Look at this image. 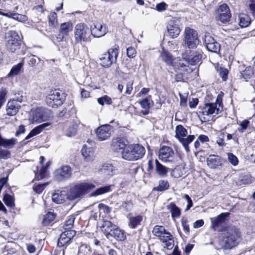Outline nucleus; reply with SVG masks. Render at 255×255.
I'll return each mask as SVG.
<instances>
[{
  "instance_id": "obj_13",
  "label": "nucleus",
  "mask_w": 255,
  "mask_h": 255,
  "mask_svg": "<svg viewBox=\"0 0 255 255\" xmlns=\"http://www.w3.org/2000/svg\"><path fill=\"white\" fill-rule=\"evenodd\" d=\"M201 111L199 113L203 115L210 116L218 114L222 110V107L220 103H206L203 107L200 108Z\"/></svg>"
},
{
  "instance_id": "obj_58",
  "label": "nucleus",
  "mask_w": 255,
  "mask_h": 255,
  "mask_svg": "<svg viewBox=\"0 0 255 255\" xmlns=\"http://www.w3.org/2000/svg\"><path fill=\"white\" fill-rule=\"evenodd\" d=\"M140 104L141 107L145 109H148L150 107V103L149 100L147 98H145L142 100L140 102Z\"/></svg>"
},
{
  "instance_id": "obj_54",
  "label": "nucleus",
  "mask_w": 255,
  "mask_h": 255,
  "mask_svg": "<svg viewBox=\"0 0 255 255\" xmlns=\"http://www.w3.org/2000/svg\"><path fill=\"white\" fill-rule=\"evenodd\" d=\"M10 152L5 149L0 148V159H7L9 157Z\"/></svg>"
},
{
  "instance_id": "obj_62",
  "label": "nucleus",
  "mask_w": 255,
  "mask_h": 255,
  "mask_svg": "<svg viewBox=\"0 0 255 255\" xmlns=\"http://www.w3.org/2000/svg\"><path fill=\"white\" fill-rule=\"evenodd\" d=\"M180 101V104L181 106L185 107L187 106V98L181 94H179Z\"/></svg>"
},
{
  "instance_id": "obj_15",
  "label": "nucleus",
  "mask_w": 255,
  "mask_h": 255,
  "mask_svg": "<svg viewBox=\"0 0 255 255\" xmlns=\"http://www.w3.org/2000/svg\"><path fill=\"white\" fill-rule=\"evenodd\" d=\"M231 18V13L229 6L225 3L221 5L217 9L216 19L222 23L229 22Z\"/></svg>"
},
{
  "instance_id": "obj_2",
  "label": "nucleus",
  "mask_w": 255,
  "mask_h": 255,
  "mask_svg": "<svg viewBox=\"0 0 255 255\" xmlns=\"http://www.w3.org/2000/svg\"><path fill=\"white\" fill-rule=\"evenodd\" d=\"M144 147L139 144H130L122 151V157L128 161H135L141 158L145 154Z\"/></svg>"
},
{
  "instance_id": "obj_55",
  "label": "nucleus",
  "mask_w": 255,
  "mask_h": 255,
  "mask_svg": "<svg viewBox=\"0 0 255 255\" xmlns=\"http://www.w3.org/2000/svg\"><path fill=\"white\" fill-rule=\"evenodd\" d=\"M168 5L164 2H161L156 4V9L158 11H164L166 9Z\"/></svg>"
},
{
  "instance_id": "obj_5",
  "label": "nucleus",
  "mask_w": 255,
  "mask_h": 255,
  "mask_svg": "<svg viewBox=\"0 0 255 255\" xmlns=\"http://www.w3.org/2000/svg\"><path fill=\"white\" fill-rule=\"evenodd\" d=\"M32 115L29 118V122L33 125L38 124L49 121L52 116L50 110L43 107H39L32 111Z\"/></svg>"
},
{
  "instance_id": "obj_7",
  "label": "nucleus",
  "mask_w": 255,
  "mask_h": 255,
  "mask_svg": "<svg viewBox=\"0 0 255 255\" xmlns=\"http://www.w3.org/2000/svg\"><path fill=\"white\" fill-rule=\"evenodd\" d=\"M7 42L6 47L8 51L13 53L19 49L20 45V38L15 31H9L6 35Z\"/></svg>"
},
{
  "instance_id": "obj_10",
  "label": "nucleus",
  "mask_w": 255,
  "mask_h": 255,
  "mask_svg": "<svg viewBox=\"0 0 255 255\" xmlns=\"http://www.w3.org/2000/svg\"><path fill=\"white\" fill-rule=\"evenodd\" d=\"M118 55L117 49H109L107 53H104L100 56V64L105 68L110 67L113 63L116 62Z\"/></svg>"
},
{
  "instance_id": "obj_3",
  "label": "nucleus",
  "mask_w": 255,
  "mask_h": 255,
  "mask_svg": "<svg viewBox=\"0 0 255 255\" xmlns=\"http://www.w3.org/2000/svg\"><path fill=\"white\" fill-rule=\"evenodd\" d=\"M94 184L91 183L83 182L76 184L71 187L67 192V198L73 200L86 194L95 188Z\"/></svg>"
},
{
  "instance_id": "obj_24",
  "label": "nucleus",
  "mask_w": 255,
  "mask_h": 255,
  "mask_svg": "<svg viewBox=\"0 0 255 255\" xmlns=\"http://www.w3.org/2000/svg\"><path fill=\"white\" fill-rule=\"evenodd\" d=\"M20 106L15 100L9 101L6 105V114L8 116H13L18 112Z\"/></svg>"
},
{
  "instance_id": "obj_20",
  "label": "nucleus",
  "mask_w": 255,
  "mask_h": 255,
  "mask_svg": "<svg viewBox=\"0 0 255 255\" xmlns=\"http://www.w3.org/2000/svg\"><path fill=\"white\" fill-rule=\"evenodd\" d=\"M94 148L84 144L81 149L82 155L84 160L87 162H92L95 159Z\"/></svg>"
},
{
  "instance_id": "obj_31",
  "label": "nucleus",
  "mask_w": 255,
  "mask_h": 255,
  "mask_svg": "<svg viewBox=\"0 0 255 255\" xmlns=\"http://www.w3.org/2000/svg\"><path fill=\"white\" fill-rule=\"evenodd\" d=\"M23 65L24 62L22 61L14 65L7 74V77H13L20 74L22 71Z\"/></svg>"
},
{
  "instance_id": "obj_50",
  "label": "nucleus",
  "mask_w": 255,
  "mask_h": 255,
  "mask_svg": "<svg viewBox=\"0 0 255 255\" xmlns=\"http://www.w3.org/2000/svg\"><path fill=\"white\" fill-rule=\"evenodd\" d=\"M228 159L230 163H231L233 166H237L238 164V159L237 157L233 153H228Z\"/></svg>"
},
{
  "instance_id": "obj_52",
  "label": "nucleus",
  "mask_w": 255,
  "mask_h": 255,
  "mask_svg": "<svg viewBox=\"0 0 255 255\" xmlns=\"http://www.w3.org/2000/svg\"><path fill=\"white\" fill-rule=\"evenodd\" d=\"M42 128H33L29 134L25 137V139H28L41 132Z\"/></svg>"
},
{
  "instance_id": "obj_64",
  "label": "nucleus",
  "mask_w": 255,
  "mask_h": 255,
  "mask_svg": "<svg viewBox=\"0 0 255 255\" xmlns=\"http://www.w3.org/2000/svg\"><path fill=\"white\" fill-rule=\"evenodd\" d=\"M204 222L203 220H197L193 224L194 228H198L203 226Z\"/></svg>"
},
{
  "instance_id": "obj_57",
  "label": "nucleus",
  "mask_w": 255,
  "mask_h": 255,
  "mask_svg": "<svg viewBox=\"0 0 255 255\" xmlns=\"http://www.w3.org/2000/svg\"><path fill=\"white\" fill-rule=\"evenodd\" d=\"M65 132L67 137H71L76 134L77 130L76 128H66Z\"/></svg>"
},
{
  "instance_id": "obj_44",
  "label": "nucleus",
  "mask_w": 255,
  "mask_h": 255,
  "mask_svg": "<svg viewBox=\"0 0 255 255\" xmlns=\"http://www.w3.org/2000/svg\"><path fill=\"white\" fill-rule=\"evenodd\" d=\"M98 103L104 106L105 104L107 105H111L112 104V99L107 95H104L97 99Z\"/></svg>"
},
{
  "instance_id": "obj_36",
  "label": "nucleus",
  "mask_w": 255,
  "mask_h": 255,
  "mask_svg": "<svg viewBox=\"0 0 255 255\" xmlns=\"http://www.w3.org/2000/svg\"><path fill=\"white\" fill-rule=\"evenodd\" d=\"M113 166L109 163L104 164L101 169V172L108 177H110L113 175Z\"/></svg>"
},
{
  "instance_id": "obj_40",
  "label": "nucleus",
  "mask_w": 255,
  "mask_h": 255,
  "mask_svg": "<svg viewBox=\"0 0 255 255\" xmlns=\"http://www.w3.org/2000/svg\"><path fill=\"white\" fill-rule=\"evenodd\" d=\"M165 232L166 230L164 227L157 225L154 227L152 231L153 235L156 237H158L159 239L160 238H162V236L164 235Z\"/></svg>"
},
{
  "instance_id": "obj_32",
  "label": "nucleus",
  "mask_w": 255,
  "mask_h": 255,
  "mask_svg": "<svg viewBox=\"0 0 255 255\" xmlns=\"http://www.w3.org/2000/svg\"><path fill=\"white\" fill-rule=\"evenodd\" d=\"M155 170L156 173L161 177L167 176L168 168L162 165L157 159L155 160Z\"/></svg>"
},
{
  "instance_id": "obj_59",
  "label": "nucleus",
  "mask_w": 255,
  "mask_h": 255,
  "mask_svg": "<svg viewBox=\"0 0 255 255\" xmlns=\"http://www.w3.org/2000/svg\"><path fill=\"white\" fill-rule=\"evenodd\" d=\"M40 61V59L38 57L32 56L30 58L29 64L30 65L33 66L36 64H38Z\"/></svg>"
},
{
  "instance_id": "obj_14",
  "label": "nucleus",
  "mask_w": 255,
  "mask_h": 255,
  "mask_svg": "<svg viewBox=\"0 0 255 255\" xmlns=\"http://www.w3.org/2000/svg\"><path fill=\"white\" fill-rule=\"evenodd\" d=\"M128 140L124 137H116L113 138L111 144V149L116 152H121L125 150L128 144Z\"/></svg>"
},
{
  "instance_id": "obj_16",
  "label": "nucleus",
  "mask_w": 255,
  "mask_h": 255,
  "mask_svg": "<svg viewBox=\"0 0 255 255\" xmlns=\"http://www.w3.org/2000/svg\"><path fill=\"white\" fill-rule=\"evenodd\" d=\"M73 24L71 22H66L60 24L59 29V33L56 36L58 42L63 41L66 40L70 32L73 30Z\"/></svg>"
},
{
  "instance_id": "obj_11",
  "label": "nucleus",
  "mask_w": 255,
  "mask_h": 255,
  "mask_svg": "<svg viewBox=\"0 0 255 255\" xmlns=\"http://www.w3.org/2000/svg\"><path fill=\"white\" fill-rule=\"evenodd\" d=\"M159 158L163 162H174L176 155L173 149L167 146H163L159 150Z\"/></svg>"
},
{
  "instance_id": "obj_25",
  "label": "nucleus",
  "mask_w": 255,
  "mask_h": 255,
  "mask_svg": "<svg viewBox=\"0 0 255 255\" xmlns=\"http://www.w3.org/2000/svg\"><path fill=\"white\" fill-rule=\"evenodd\" d=\"M202 58V55L197 53H193L192 55H188L186 53L182 54V58L191 65H196L200 62Z\"/></svg>"
},
{
  "instance_id": "obj_22",
  "label": "nucleus",
  "mask_w": 255,
  "mask_h": 255,
  "mask_svg": "<svg viewBox=\"0 0 255 255\" xmlns=\"http://www.w3.org/2000/svg\"><path fill=\"white\" fill-rule=\"evenodd\" d=\"M229 215V213H223L218 215L216 218H211V225L210 228L214 231H217L218 228L225 221L226 218Z\"/></svg>"
},
{
  "instance_id": "obj_21",
  "label": "nucleus",
  "mask_w": 255,
  "mask_h": 255,
  "mask_svg": "<svg viewBox=\"0 0 255 255\" xmlns=\"http://www.w3.org/2000/svg\"><path fill=\"white\" fill-rule=\"evenodd\" d=\"M166 27L169 36L172 38L177 37L180 33V28L173 20L168 21Z\"/></svg>"
},
{
  "instance_id": "obj_33",
  "label": "nucleus",
  "mask_w": 255,
  "mask_h": 255,
  "mask_svg": "<svg viewBox=\"0 0 255 255\" xmlns=\"http://www.w3.org/2000/svg\"><path fill=\"white\" fill-rule=\"evenodd\" d=\"M109 235L119 241H124L126 239L124 232L117 226L112 230V232Z\"/></svg>"
},
{
  "instance_id": "obj_34",
  "label": "nucleus",
  "mask_w": 255,
  "mask_h": 255,
  "mask_svg": "<svg viewBox=\"0 0 255 255\" xmlns=\"http://www.w3.org/2000/svg\"><path fill=\"white\" fill-rule=\"evenodd\" d=\"M239 24L242 27H246L251 23V18L246 14L241 13L239 15Z\"/></svg>"
},
{
  "instance_id": "obj_39",
  "label": "nucleus",
  "mask_w": 255,
  "mask_h": 255,
  "mask_svg": "<svg viewBox=\"0 0 255 255\" xmlns=\"http://www.w3.org/2000/svg\"><path fill=\"white\" fill-rule=\"evenodd\" d=\"M169 187V184L167 180H160L158 186L154 187L153 190L157 191H163L167 190Z\"/></svg>"
},
{
  "instance_id": "obj_37",
  "label": "nucleus",
  "mask_w": 255,
  "mask_h": 255,
  "mask_svg": "<svg viewBox=\"0 0 255 255\" xmlns=\"http://www.w3.org/2000/svg\"><path fill=\"white\" fill-rule=\"evenodd\" d=\"M48 24L50 27L56 28L58 24L57 15L56 12H52L48 15Z\"/></svg>"
},
{
  "instance_id": "obj_45",
  "label": "nucleus",
  "mask_w": 255,
  "mask_h": 255,
  "mask_svg": "<svg viewBox=\"0 0 255 255\" xmlns=\"http://www.w3.org/2000/svg\"><path fill=\"white\" fill-rule=\"evenodd\" d=\"M116 225L113 224L112 222L108 221H105L103 224V228L106 232L109 234L115 227Z\"/></svg>"
},
{
  "instance_id": "obj_19",
  "label": "nucleus",
  "mask_w": 255,
  "mask_h": 255,
  "mask_svg": "<svg viewBox=\"0 0 255 255\" xmlns=\"http://www.w3.org/2000/svg\"><path fill=\"white\" fill-rule=\"evenodd\" d=\"M90 29L91 31V35L97 38L104 36L107 32L106 26L100 23H94Z\"/></svg>"
},
{
  "instance_id": "obj_6",
  "label": "nucleus",
  "mask_w": 255,
  "mask_h": 255,
  "mask_svg": "<svg viewBox=\"0 0 255 255\" xmlns=\"http://www.w3.org/2000/svg\"><path fill=\"white\" fill-rule=\"evenodd\" d=\"M175 136L179 141L182 144L187 152L190 151L189 144L191 143L195 138L194 135H187L188 132L186 128H175Z\"/></svg>"
},
{
  "instance_id": "obj_51",
  "label": "nucleus",
  "mask_w": 255,
  "mask_h": 255,
  "mask_svg": "<svg viewBox=\"0 0 255 255\" xmlns=\"http://www.w3.org/2000/svg\"><path fill=\"white\" fill-rule=\"evenodd\" d=\"M12 19L20 22H24L27 20V17L25 15L20 14L14 12Z\"/></svg>"
},
{
  "instance_id": "obj_4",
  "label": "nucleus",
  "mask_w": 255,
  "mask_h": 255,
  "mask_svg": "<svg viewBox=\"0 0 255 255\" xmlns=\"http://www.w3.org/2000/svg\"><path fill=\"white\" fill-rule=\"evenodd\" d=\"M91 31L88 26L85 23L77 24L74 29V38L77 43H81L82 42H87L90 41Z\"/></svg>"
},
{
  "instance_id": "obj_1",
  "label": "nucleus",
  "mask_w": 255,
  "mask_h": 255,
  "mask_svg": "<svg viewBox=\"0 0 255 255\" xmlns=\"http://www.w3.org/2000/svg\"><path fill=\"white\" fill-rule=\"evenodd\" d=\"M241 235L239 230L235 227H229L223 231L220 244L225 249H232L238 244Z\"/></svg>"
},
{
  "instance_id": "obj_41",
  "label": "nucleus",
  "mask_w": 255,
  "mask_h": 255,
  "mask_svg": "<svg viewBox=\"0 0 255 255\" xmlns=\"http://www.w3.org/2000/svg\"><path fill=\"white\" fill-rule=\"evenodd\" d=\"M253 71L251 67H247L243 72H241V76L246 81L250 79L253 75Z\"/></svg>"
},
{
  "instance_id": "obj_49",
  "label": "nucleus",
  "mask_w": 255,
  "mask_h": 255,
  "mask_svg": "<svg viewBox=\"0 0 255 255\" xmlns=\"http://www.w3.org/2000/svg\"><path fill=\"white\" fill-rule=\"evenodd\" d=\"M181 225L183 227V229L185 233L187 235H189L190 233V228L189 225L188 224V219L185 217H183L181 219Z\"/></svg>"
},
{
  "instance_id": "obj_18",
  "label": "nucleus",
  "mask_w": 255,
  "mask_h": 255,
  "mask_svg": "<svg viewBox=\"0 0 255 255\" xmlns=\"http://www.w3.org/2000/svg\"><path fill=\"white\" fill-rule=\"evenodd\" d=\"M204 42L207 49L211 52L218 53L220 50V44L218 43L212 36L206 35Z\"/></svg>"
},
{
  "instance_id": "obj_61",
  "label": "nucleus",
  "mask_w": 255,
  "mask_h": 255,
  "mask_svg": "<svg viewBox=\"0 0 255 255\" xmlns=\"http://www.w3.org/2000/svg\"><path fill=\"white\" fill-rule=\"evenodd\" d=\"M132 85L133 83L131 82H128L126 86V91L125 93L128 95H129L131 94V92L132 90Z\"/></svg>"
},
{
  "instance_id": "obj_29",
  "label": "nucleus",
  "mask_w": 255,
  "mask_h": 255,
  "mask_svg": "<svg viewBox=\"0 0 255 255\" xmlns=\"http://www.w3.org/2000/svg\"><path fill=\"white\" fill-rule=\"evenodd\" d=\"M166 208L170 211L172 219L179 218L181 215V209L173 203L168 204Z\"/></svg>"
},
{
  "instance_id": "obj_56",
  "label": "nucleus",
  "mask_w": 255,
  "mask_h": 255,
  "mask_svg": "<svg viewBox=\"0 0 255 255\" xmlns=\"http://www.w3.org/2000/svg\"><path fill=\"white\" fill-rule=\"evenodd\" d=\"M46 185V183L38 184L33 187V190L37 193H41L43 190Z\"/></svg>"
},
{
  "instance_id": "obj_42",
  "label": "nucleus",
  "mask_w": 255,
  "mask_h": 255,
  "mask_svg": "<svg viewBox=\"0 0 255 255\" xmlns=\"http://www.w3.org/2000/svg\"><path fill=\"white\" fill-rule=\"evenodd\" d=\"M217 72L219 73L220 76L222 78V80L225 81L228 78L229 71L226 68L218 66L216 67Z\"/></svg>"
},
{
  "instance_id": "obj_27",
  "label": "nucleus",
  "mask_w": 255,
  "mask_h": 255,
  "mask_svg": "<svg viewBox=\"0 0 255 255\" xmlns=\"http://www.w3.org/2000/svg\"><path fill=\"white\" fill-rule=\"evenodd\" d=\"M207 163L210 168H216L222 165V159L219 156L211 155L207 159Z\"/></svg>"
},
{
  "instance_id": "obj_28",
  "label": "nucleus",
  "mask_w": 255,
  "mask_h": 255,
  "mask_svg": "<svg viewBox=\"0 0 255 255\" xmlns=\"http://www.w3.org/2000/svg\"><path fill=\"white\" fill-rule=\"evenodd\" d=\"M128 218L129 220L128 226L132 229H135L137 226L140 225V222L143 219V217L141 215L132 216L131 214L128 215Z\"/></svg>"
},
{
  "instance_id": "obj_35",
  "label": "nucleus",
  "mask_w": 255,
  "mask_h": 255,
  "mask_svg": "<svg viewBox=\"0 0 255 255\" xmlns=\"http://www.w3.org/2000/svg\"><path fill=\"white\" fill-rule=\"evenodd\" d=\"M160 58L167 65H171L172 64L173 58L172 55L167 51L163 50L160 54Z\"/></svg>"
},
{
  "instance_id": "obj_8",
  "label": "nucleus",
  "mask_w": 255,
  "mask_h": 255,
  "mask_svg": "<svg viewBox=\"0 0 255 255\" xmlns=\"http://www.w3.org/2000/svg\"><path fill=\"white\" fill-rule=\"evenodd\" d=\"M184 41L185 45L189 48H196L199 44L198 34L196 31L190 27L185 29Z\"/></svg>"
},
{
  "instance_id": "obj_48",
  "label": "nucleus",
  "mask_w": 255,
  "mask_h": 255,
  "mask_svg": "<svg viewBox=\"0 0 255 255\" xmlns=\"http://www.w3.org/2000/svg\"><path fill=\"white\" fill-rule=\"evenodd\" d=\"M75 218L74 216H70V218L65 222L64 224L65 230H72L73 227Z\"/></svg>"
},
{
  "instance_id": "obj_30",
  "label": "nucleus",
  "mask_w": 255,
  "mask_h": 255,
  "mask_svg": "<svg viewBox=\"0 0 255 255\" xmlns=\"http://www.w3.org/2000/svg\"><path fill=\"white\" fill-rule=\"evenodd\" d=\"M160 240L163 243H166V246L168 249H171L174 246V240L171 234L167 232L164 233V235L162 236V238Z\"/></svg>"
},
{
  "instance_id": "obj_26",
  "label": "nucleus",
  "mask_w": 255,
  "mask_h": 255,
  "mask_svg": "<svg viewBox=\"0 0 255 255\" xmlns=\"http://www.w3.org/2000/svg\"><path fill=\"white\" fill-rule=\"evenodd\" d=\"M67 196V193L64 190H57L52 194V201L56 204L63 203Z\"/></svg>"
},
{
  "instance_id": "obj_43",
  "label": "nucleus",
  "mask_w": 255,
  "mask_h": 255,
  "mask_svg": "<svg viewBox=\"0 0 255 255\" xmlns=\"http://www.w3.org/2000/svg\"><path fill=\"white\" fill-rule=\"evenodd\" d=\"M55 218V215L53 213L48 212L47 213L43 220L42 223L44 226H47L49 223L52 222Z\"/></svg>"
},
{
  "instance_id": "obj_46",
  "label": "nucleus",
  "mask_w": 255,
  "mask_h": 255,
  "mask_svg": "<svg viewBox=\"0 0 255 255\" xmlns=\"http://www.w3.org/2000/svg\"><path fill=\"white\" fill-rule=\"evenodd\" d=\"M3 201L5 205L8 207L11 208L14 206L13 198L12 196L10 195L7 194L4 195L3 197Z\"/></svg>"
},
{
  "instance_id": "obj_23",
  "label": "nucleus",
  "mask_w": 255,
  "mask_h": 255,
  "mask_svg": "<svg viewBox=\"0 0 255 255\" xmlns=\"http://www.w3.org/2000/svg\"><path fill=\"white\" fill-rule=\"evenodd\" d=\"M94 132L97 138L101 141L108 139L112 134L111 128H95Z\"/></svg>"
},
{
  "instance_id": "obj_60",
  "label": "nucleus",
  "mask_w": 255,
  "mask_h": 255,
  "mask_svg": "<svg viewBox=\"0 0 255 255\" xmlns=\"http://www.w3.org/2000/svg\"><path fill=\"white\" fill-rule=\"evenodd\" d=\"M98 206L100 209H103L106 213H110L111 211V209L110 207L102 203L99 204Z\"/></svg>"
},
{
  "instance_id": "obj_47",
  "label": "nucleus",
  "mask_w": 255,
  "mask_h": 255,
  "mask_svg": "<svg viewBox=\"0 0 255 255\" xmlns=\"http://www.w3.org/2000/svg\"><path fill=\"white\" fill-rule=\"evenodd\" d=\"M7 93V91L5 88L0 89V109L5 102Z\"/></svg>"
},
{
  "instance_id": "obj_38",
  "label": "nucleus",
  "mask_w": 255,
  "mask_h": 255,
  "mask_svg": "<svg viewBox=\"0 0 255 255\" xmlns=\"http://www.w3.org/2000/svg\"><path fill=\"white\" fill-rule=\"evenodd\" d=\"M111 191V186H106L97 188L91 193L93 196H96L107 193Z\"/></svg>"
},
{
  "instance_id": "obj_12",
  "label": "nucleus",
  "mask_w": 255,
  "mask_h": 255,
  "mask_svg": "<svg viewBox=\"0 0 255 255\" xmlns=\"http://www.w3.org/2000/svg\"><path fill=\"white\" fill-rule=\"evenodd\" d=\"M71 176L72 169L69 165L62 166L57 169L54 173L55 178L58 182L68 180Z\"/></svg>"
},
{
  "instance_id": "obj_53",
  "label": "nucleus",
  "mask_w": 255,
  "mask_h": 255,
  "mask_svg": "<svg viewBox=\"0 0 255 255\" xmlns=\"http://www.w3.org/2000/svg\"><path fill=\"white\" fill-rule=\"evenodd\" d=\"M136 50L132 47H129L127 49V56L129 58H133L136 55Z\"/></svg>"
},
{
  "instance_id": "obj_17",
  "label": "nucleus",
  "mask_w": 255,
  "mask_h": 255,
  "mask_svg": "<svg viewBox=\"0 0 255 255\" xmlns=\"http://www.w3.org/2000/svg\"><path fill=\"white\" fill-rule=\"evenodd\" d=\"M76 235L74 230H65L62 232L57 242V246L59 247H62L70 244L71 241Z\"/></svg>"
},
{
  "instance_id": "obj_63",
  "label": "nucleus",
  "mask_w": 255,
  "mask_h": 255,
  "mask_svg": "<svg viewBox=\"0 0 255 255\" xmlns=\"http://www.w3.org/2000/svg\"><path fill=\"white\" fill-rule=\"evenodd\" d=\"M199 103V100L197 98H193L191 101L189 102V107L191 108H195Z\"/></svg>"
},
{
  "instance_id": "obj_9",
  "label": "nucleus",
  "mask_w": 255,
  "mask_h": 255,
  "mask_svg": "<svg viewBox=\"0 0 255 255\" xmlns=\"http://www.w3.org/2000/svg\"><path fill=\"white\" fill-rule=\"evenodd\" d=\"M63 101V94L57 90L51 91L46 98L47 104L52 108H56L61 106Z\"/></svg>"
}]
</instances>
